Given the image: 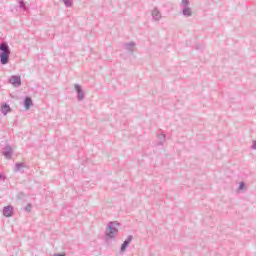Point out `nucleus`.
<instances>
[{"label": "nucleus", "instance_id": "1", "mask_svg": "<svg viewBox=\"0 0 256 256\" xmlns=\"http://www.w3.org/2000/svg\"><path fill=\"white\" fill-rule=\"evenodd\" d=\"M0 61L2 63V65H7V63H9V55H10V51H9V46L5 43L0 44Z\"/></svg>", "mask_w": 256, "mask_h": 256}, {"label": "nucleus", "instance_id": "2", "mask_svg": "<svg viewBox=\"0 0 256 256\" xmlns=\"http://www.w3.org/2000/svg\"><path fill=\"white\" fill-rule=\"evenodd\" d=\"M117 227H119V223L117 222L110 223L109 227L106 229L107 237H110V239H113V237H115V235H117L119 231Z\"/></svg>", "mask_w": 256, "mask_h": 256}, {"label": "nucleus", "instance_id": "3", "mask_svg": "<svg viewBox=\"0 0 256 256\" xmlns=\"http://www.w3.org/2000/svg\"><path fill=\"white\" fill-rule=\"evenodd\" d=\"M10 83L14 87H19L21 85V77H19V76H12L11 79H10Z\"/></svg>", "mask_w": 256, "mask_h": 256}, {"label": "nucleus", "instance_id": "4", "mask_svg": "<svg viewBox=\"0 0 256 256\" xmlns=\"http://www.w3.org/2000/svg\"><path fill=\"white\" fill-rule=\"evenodd\" d=\"M4 216L5 217H12L13 216V207L7 206L3 210Z\"/></svg>", "mask_w": 256, "mask_h": 256}, {"label": "nucleus", "instance_id": "5", "mask_svg": "<svg viewBox=\"0 0 256 256\" xmlns=\"http://www.w3.org/2000/svg\"><path fill=\"white\" fill-rule=\"evenodd\" d=\"M1 111L4 115H7V113H9V111H11V107H9V105H7V103H4L2 105Z\"/></svg>", "mask_w": 256, "mask_h": 256}, {"label": "nucleus", "instance_id": "6", "mask_svg": "<svg viewBox=\"0 0 256 256\" xmlns=\"http://www.w3.org/2000/svg\"><path fill=\"white\" fill-rule=\"evenodd\" d=\"M24 105H25V109H29V107H31V105H33V100H31V98H26L24 101Z\"/></svg>", "mask_w": 256, "mask_h": 256}, {"label": "nucleus", "instance_id": "7", "mask_svg": "<svg viewBox=\"0 0 256 256\" xmlns=\"http://www.w3.org/2000/svg\"><path fill=\"white\" fill-rule=\"evenodd\" d=\"M131 243V238H129L128 240H125L124 243L121 246V251H125V249H127V246Z\"/></svg>", "mask_w": 256, "mask_h": 256}, {"label": "nucleus", "instance_id": "8", "mask_svg": "<svg viewBox=\"0 0 256 256\" xmlns=\"http://www.w3.org/2000/svg\"><path fill=\"white\" fill-rule=\"evenodd\" d=\"M152 15L154 19H156V21H158V19H161V13H159V11L157 10H153Z\"/></svg>", "mask_w": 256, "mask_h": 256}, {"label": "nucleus", "instance_id": "9", "mask_svg": "<svg viewBox=\"0 0 256 256\" xmlns=\"http://www.w3.org/2000/svg\"><path fill=\"white\" fill-rule=\"evenodd\" d=\"M11 153H12V150L11 148H6V150L4 151V155L6 157V159H9L11 157Z\"/></svg>", "mask_w": 256, "mask_h": 256}, {"label": "nucleus", "instance_id": "10", "mask_svg": "<svg viewBox=\"0 0 256 256\" xmlns=\"http://www.w3.org/2000/svg\"><path fill=\"white\" fill-rule=\"evenodd\" d=\"M184 15H186V17H191V9L190 8H185L183 10Z\"/></svg>", "mask_w": 256, "mask_h": 256}, {"label": "nucleus", "instance_id": "11", "mask_svg": "<svg viewBox=\"0 0 256 256\" xmlns=\"http://www.w3.org/2000/svg\"><path fill=\"white\" fill-rule=\"evenodd\" d=\"M76 89L78 91L79 99H83V94H81V88L79 86H76Z\"/></svg>", "mask_w": 256, "mask_h": 256}, {"label": "nucleus", "instance_id": "12", "mask_svg": "<svg viewBox=\"0 0 256 256\" xmlns=\"http://www.w3.org/2000/svg\"><path fill=\"white\" fill-rule=\"evenodd\" d=\"M65 5H67V7H71V1L65 0Z\"/></svg>", "mask_w": 256, "mask_h": 256}, {"label": "nucleus", "instance_id": "13", "mask_svg": "<svg viewBox=\"0 0 256 256\" xmlns=\"http://www.w3.org/2000/svg\"><path fill=\"white\" fill-rule=\"evenodd\" d=\"M182 3H183L184 5H188V4H189V0H182Z\"/></svg>", "mask_w": 256, "mask_h": 256}, {"label": "nucleus", "instance_id": "14", "mask_svg": "<svg viewBox=\"0 0 256 256\" xmlns=\"http://www.w3.org/2000/svg\"><path fill=\"white\" fill-rule=\"evenodd\" d=\"M243 187H244V184L241 183V184H240V189H243Z\"/></svg>", "mask_w": 256, "mask_h": 256}, {"label": "nucleus", "instance_id": "15", "mask_svg": "<svg viewBox=\"0 0 256 256\" xmlns=\"http://www.w3.org/2000/svg\"><path fill=\"white\" fill-rule=\"evenodd\" d=\"M253 149H256V142H254L253 144Z\"/></svg>", "mask_w": 256, "mask_h": 256}, {"label": "nucleus", "instance_id": "16", "mask_svg": "<svg viewBox=\"0 0 256 256\" xmlns=\"http://www.w3.org/2000/svg\"><path fill=\"white\" fill-rule=\"evenodd\" d=\"M55 256H65V254H56Z\"/></svg>", "mask_w": 256, "mask_h": 256}]
</instances>
